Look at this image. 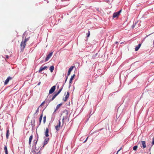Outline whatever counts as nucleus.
<instances>
[{
  "instance_id": "obj_1",
  "label": "nucleus",
  "mask_w": 154,
  "mask_h": 154,
  "mask_svg": "<svg viewBox=\"0 0 154 154\" xmlns=\"http://www.w3.org/2000/svg\"><path fill=\"white\" fill-rule=\"evenodd\" d=\"M68 111L67 110H65L63 111L62 114L61 115V116H63L62 122H64V120L66 119H68Z\"/></svg>"
},
{
  "instance_id": "obj_2",
  "label": "nucleus",
  "mask_w": 154,
  "mask_h": 154,
  "mask_svg": "<svg viewBox=\"0 0 154 154\" xmlns=\"http://www.w3.org/2000/svg\"><path fill=\"white\" fill-rule=\"evenodd\" d=\"M29 39L28 38L25 37L24 40H22L20 45V48L21 49L23 50L24 49L26 45V42L29 40Z\"/></svg>"
},
{
  "instance_id": "obj_3",
  "label": "nucleus",
  "mask_w": 154,
  "mask_h": 154,
  "mask_svg": "<svg viewBox=\"0 0 154 154\" xmlns=\"http://www.w3.org/2000/svg\"><path fill=\"white\" fill-rule=\"evenodd\" d=\"M63 88V86H62L60 88V89L59 90V91H58V92L56 94L54 95V96L50 100V101H51L54 100V99L56 97V96H57L62 91Z\"/></svg>"
},
{
  "instance_id": "obj_4",
  "label": "nucleus",
  "mask_w": 154,
  "mask_h": 154,
  "mask_svg": "<svg viewBox=\"0 0 154 154\" xmlns=\"http://www.w3.org/2000/svg\"><path fill=\"white\" fill-rule=\"evenodd\" d=\"M122 10H121L118 12L114 13L113 14L112 17L113 18L118 17L120 15V13L122 12Z\"/></svg>"
},
{
  "instance_id": "obj_5",
  "label": "nucleus",
  "mask_w": 154,
  "mask_h": 154,
  "mask_svg": "<svg viewBox=\"0 0 154 154\" xmlns=\"http://www.w3.org/2000/svg\"><path fill=\"white\" fill-rule=\"evenodd\" d=\"M56 89V86L54 85L53 86L49 91V94L52 93Z\"/></svg>"
},
{
  "instance_id": "obj_6",
  "label": "nucleus",
  "mask_w": 154,
  "mask_h": 154,
  "mask_svg": "<svg viewBox=\"0 0 154 154\" xmlns=\"http://www.w3.org/2000/svg\"><path fill=\"white\" fill-rule=\"evenodd\" d=\"M12 79V77H11L10 76L8 77L7 79L5 81L4 83L5 85H7L8 83L9 80H11Z\"/></svg>"
},
{
  "instance_id": "obj_7",
  "label": "nucleus",
  "mask_w": 154,
  "mask_h": 154,
  "mask_svg": "<svg viewBox=\"0 0 154 154\" xmlns=\"http://www.w3.org/2000/svg\"><path fill=\"white\" fill-rule=\"evenodd\" d=\"M53 54V52H51L50 54H49L48 56H47V57L45 59V61L46 62L48 61V60L52 56V55Z\"/></svg>"
},
{
  "instance_id": "obj_8",
  "label": "nucleus",
  "mask_w": 154,
  "mask_h": 154,
  "mask_svg": "<svg viewBox=\"0 0 154 154\" xmlns=\"http://www.w3.org/2000/svg\"><path fill=\"white\" fill-rule=\"evenodd\" d=\"M69 92H67V94L66 95L65 97L63 98V100H64L65 102L66 101L68 98L69 97Z\"/></svg>"
},
{
  "instance_id": "obj_9",
  "label": "nucleus",
  "mask_w": 154,
  "mask_h": 154,
  "mask_svg": "<svg viewBox=\"0 0 154 154\" xmlns=\"http://www.w3.org/2000/svg\"><path fill=\"white\" fill-rule=\"evenodd\" d=\"M48 67L46 66H45L44 67H43L42 66L40 67L38 71L39 72H40L42 71L43 70H45V69H46L48 68Z\"/></svg>"
},
{
  "instance_id": "obj_10",
  "label": "nucleus",
  "mask_w": 154,
  "mask_h": 154,
  "mask_svg": "<svg viewBox=\"0 0 154 154\" xmlns=\"http://www.w3.org/2000/svg\"><path fill=\"white\" fill-rule=\"evenodd\" d=\"M141 143L142 145H141V147H142L143 149L145 148L146 147L145 141H141Z\"/></svg>"
},
{
  "instance_id": "obj_11",
  "label": "nucleus",
  "mask_w": 154,
  "mask_h": 154,
  "mask_svg": "<svg viewBox=\"0 0 154 154\" xmlns=\"http://www.w3.org/2000/svg\"><path fill=\"white\" fill-rule=\"evenodd\" d=\"M75 67L74 66H72L70 67L69 69L68 74H67V75L69 76L70 75L71 73V71L72 70L73 68Z\"/></svg>"
},
{
  "instance_id": "obj_12",
  "label": "nucleus",
  "mask_w": 154,
  "mask_h": 154,
  "mask_svg": "<svg viewBox=\"0 0 154 154\" xmlns=\"http://www.w3.org/2000/svg\"><path fill=\"white\" fill-rule=\"evenodd\" d=\"M60 121H59L58 124L56 126H55V129L57 131H58L59 130V128L60 127Z\"/></svg>"
},
{
  "instance_id": "obj_13",
  "label": "nucleus",
  "mask_w": 154,
  "mask_h": 154,
  "mask_svg": "<svg viewBox=\"0 0 154 154\" xmlns=\"http://www.w3.org/2000/svg\"><path fill=\"white\" fill-rule=\"evenodd\" d=\"M62 103H60L58 105H57L56 107V109L54 112H55L60 107V106H62Z\"/></svg>"
},
{
  "instance_id": "obj_14",
  "label": "nucleus",
  "mask_w": 154,
  "mask_h": 154,
  "mask_svg": "<svg viewBox=\"0 0 154 154\" xmlns=\"http://www.w3.org/2000/svg\"><path fill=\"white\" fill-rule=\"evenodd\" d=\"M49 132L48 129V128H46L45 132V135L46 137H48L49 136V135L48 134Z\"/></svg>"
},
{
  "instance_id": "obj_15",
  "label": "nucleus",
  "mask_w": 154,
  "mask_h": 154,
  "mask_svg": "<svg viewBox=\"0 0 154 154\" xmlns=\"http://www.w3.org/2000/svg\"><path fill=\"white\" fill-rule=\"evenodd\" d=\"M32 138H33V135H32L30 136V137H29V145H31V142L32 140Z\"/></svg>"
},
{
  "instance_id": "obj_16",
  "label": "nucleus",
  "mask_w": 154,
  "mask_h": 154,
  "mask_svg": "<svg viewBox=\"0 0 154 154\" xmlns=\"http://www.w3.org/2000/svg\"><path fill=\"white\" fill-rule=\"evenodd\" d=\"M141 45V44H139L136 47V48L135 49V51H137L139 50V49L140 48V47Z\"/></svg>"
},
{
  "instance_id": "obj_17",
  "label": "nucleus",
  "mask_w": 154,
  "mask_h": 154,
  "mask_svg": "<svg viewBox=\"0 0 154 154\" xmlns=\"http://www.w3.org/2000/svg\"><path fill=\"white\" fill-rule=\"evenodd\" d=\"M42 117H43V115L42 114L41 115V116H40L39 117V125H41V121H42Z\"/></svg>"
},
{
  "instance_id": "obj_18",
  "label": "nucleus",
  "mask_w": 154,
  "mask_h": 154,
  "mask_svg": "<svg viewBox=\"0 0 154 154\" xmlns=\"http://www.w3.org/2000/svg\"><path fill=\"white\" fill-rule=\"evenodd\" d=\"M37 140H36V141L35 143V149L34 150H36V151H40V147H37L36 146V143H37Z\"/></svg>"
},
{
  "instance_id": "obj_19",
  "label": "nucleus",
  "mask_w": 154,
  "mask_h": 154,
  "mask_svg": "<svg viewBox=\"0 0 154 154\" xmlns=\"http://www.w3.org/2000/svg\"><path fill=\"white\" fill-rule=\"evenodd\" d=\"M49 140V138H46L45 139L44 142V145L46 144L48 142Z\"/></svg>"
},
{
  "instance_id": "obj_20",
  "label": "nucleus",
  "mask_w": 154,
  "mask_h": 154,
  "mask_svg": "<svg viewBox=\"0 0 154 154\" xmlns=\"http://www.w3.org/2000/svg\"><path fill=\"white\" fill-rule=\"evenodd\" d=\"M54 67L53 66H51L50 67V72H53V71L54 70Z\"/></svg>"
},
{
  "instance_id": "obj_21",
  "label": "nucleus",
  "mask_w": 154,
  "mask_h": 154,
  "mask_svg": "<svg viewBox=\"0 0 154 154\" xmlns=\"http://www.w3.org/2000/svg\"><path fill=\"white\" fill-rule=\"evenodd\" d=\"M75 76V74H74L71 77L69 82V83H71L72 82V81L73 80Z\"/></svg>"
},
{
  "instance_id": "obj_22",
  "label": "nucleus",
  "mask_w": 154,
  "mask_h": 154,
  "mask_svg": "<svg viewBox=\"0 0 154 154\" xmlns=\"http://www.w3.org/2000/svg\"><path fill=\"white\" fill-rule=\"evenodd\" d=\"M9 135V130H8L7 131L6 133V137L7 139L8 138Z\"/></svg>"
},
{
  "instance_id": "obj_23",
  "label": "nucleus",
  "mask_w": 154,
  "mask_h": 154,
  "mask_svg": "<svg viewBox=\"0 0 154 154\" xmlns=\"http://www.w3.org/2000/svg\"><path fill=\"white\" fill-rule=\"evenodd\" d=\"M4 150L6 154H8V151L7 150V146H5L4 147Z\"/></svg>"
},
{
  "instance_id": "obj_24",
  "label": "nucleus",
  "mask_w": 154,
  "mask_h": 154,
  "mask_svg": "<svg viewBox=\"0 0 154 154\" xmlns=\"http://www.w3.org/2000/svg\"><path fill=\"white\" fill-rule=\"evenodd\" d=\"M46 116H45L43 117V123L44 124H45L46 122Z\"/></svg>"
},
{
  "instance_id": "obj_25",
  "label": "nucleus",
  "mask_w": 154,
  "mask_h": 154,
  "mask_svg": "<svg viewBox=\"0 0 154 154\" xmlns=\"http://www.w3.org/2000/svg\"><path fill=\"white\" fill-rule=\"evenodd\" d=\"M40 151H36V150H34V152L35 154H40Z\"/></svg>"
},
{
  "instance_id": "obj_26",
  "label": "nucleus",
  "mask_w": 154,
  "mask_h": 154,
  "mask_svg": "<svg viewBox=\"0 0 154 154\" xmlns=\"http://www.w3.org/2000/svg\"><path fill=\"white\" fill-rule=\"evenodd\" d=\"M137 147L138 146H135L133 147V149L134 150H136L137 149Z\"/></svg>"
},
{
  "instance_id": "obj_27",
  "label": "nucleus",
  "mask_w": 154,
  "mask_h": 154,
  "mask_svg": "<svg viewBox=\"0 0 154 154\" xmlns=\"http://www.w3.org/2000/svg\"><path fill=\"white\" fill-rule=\"evenodd\" d=\"M87 37H89L90 35V32L89 31H88V32L87 33Z\"/></svg>"
},
{
  "instance_id": "obj_28",
  "label": "nucleus",
  "mask_w": 154,
  "mask_h": 154,
  "mask_svg": "<svg viewBox=\"0 0 154 154\" xmlns=\"http://www.w3.org/2000/svg\"><path fill=\"white\" fill-rule=\"evenodd\" d=\"M45 103V101L43 102L40 105V106H39V107L40 106H42Z\"/></svg>"
},
{
  "instance_id": "obj_29",
  "label": "nucleus",
  "mask_w": 154,
  "mask_h": 154,
  "mask_svg": "<svg viewBox=\"0 0 154 154\" xmlns=\"http://www.w3.org/2000/svg\"><path fill=\"white\" fill-rule=\"evenodd\" d=\"M39 108L38 107L36 110V113L38 112L39 111Z\"/></svg>"
},
{
  "instance_id": "obj_30",
  "label": "nucleus",
  "mask_w": 154,
  "mask_h": 154,
  "mask_svg": "<svg viewBox=\"0 0 154 154\" xmlns=\"http://www.w3.org/2000/svg\"><path fill=\"white\" fill-rule=\"evenodd\" d=\"M152 145L154 144V137L153 138V141L152 142Z\"/></svg>"
},
{
  "instance_id": "obj_31",
  "label": "nucleus",
  "mask_w": 154,
  "mask_h": 154,
  "mask_svg": "<svg viewBox=\"0 0 154 154\" xmlns=\"http://www.w3.org/2000/svg\"><path fill=\"white\" fill-rule=\"evenodd\" d=\"M88 137L85 140L84 142V143H85L86 141L87 140V139H88Z\"/></svg>"
},
{
  "instance_id": "obj_32",
  "label": "nucleus",
  "mask_w": 154,
  "mask_h": 154,
  "mask_svg": "<svg viewBox=\"0 0 154 154\" xmlns=\"http://www.w3.org/2000/svg\"><path fill=\"white\" fill-rule=\"evenodd\" d=\"M41 82H39L38 83V85H40V84H41Z\"/></svg>"
},
{
  "instance_id": "obj_33",
  "label": "nucleus",
  "mask_w": 154,
  "mask_h": 154,
  "mask_svg": "<svg viewBox=\"0 0 154 154\" xmlns=\"http://www.w3.org/2000/svg\"><path fill=\"white\" fill-rule=\"evenodd\" d=\"M135 24H136V23H135L134 25V24H133V25L132 26V27H133V28H134V27Z\"/></svg>"
},
{
  "instance_id": "obj_34",
  "label": "nucleus",
  "mask_w": 154,
  "mask_h": 154,
  "mask_svg": "<svg viewBox=\"0 0 154 154\" xmlns=\"http://www.w3.org/2000/svg\"><path fill=\"white\" fill-rule=\"evenodd\" d=\"M67 79H68V76H67V77H66V80H65V82H66Z\"/></svg>"
},
{
  "instance_id": "obj_35",
  "label": "nucleus",
  "mask_w": 154,
  "mask_h": 154,
  "mask_svg": "<svg viewBox=\"0 0 154 154\" xmlns=\"http://www.w3.org/2000/svg\"><path fill=\"white\" fill-rule=\"evenodd\" d=\"M6 58L7 59H8V57H8V55H6Z\"/></svg>"
},
{
  "instance_id": "obj_36",
  "label": "nucleus",
  "mask_w": 154,
  "mask_h": 154,
  "mask_svg": "<svg viewBox=\"0 0 154 154\" xmlns=\"http://www.w3.org/2000/svg\"><path fill=\"white\" fill-rule=\"evenodd\" d=\"M118 43V42H115V44H117Z\"/></svg>"
},
{
  "instance_id": "obj_37",
  "label": "nucleus",
  "mask_w": 154,
  "mask_h": 154,
  "mask_svg": "<svg viewBox=\"0 0 154 154\" xmlns=\"http://www.w3.org/2000/svg\"><path fill=\"white\" fill-rule=\"evenodd\" d=\"M26 34L25 33H24L23 34V37H24L25 36V35Z\"/></svg>"
},
{
  "instance_id": "obj_38",
  "label": "nucleus",
  "mask_w": 154,
  "mask_h": 154,
  "mask_svg": "<svg viewBox=\"0 0 154 154\" xmlns=\"http://www.w3.org/2000/svg\"><path fill=\"white\" fill-rule=\"evenodd\" d=\"M120 150V149L119 150L117 151V153H118V152Z\"/></svg>"
},
{
  "instance_id": "obj_39",
  "label": "nucleus",
  "mask_w": 154,
  "mask_h": 154,
  "mask_svg": "<svg viewBox=\"0 0 154 154\" xmlns=\"http://www.w3.org/2000/svg\"><path fill=\"white\" fill-rule=\"evenodd\" d=\"M149 154H151V153H149Z\"/></svg>"
}]
</instances>
